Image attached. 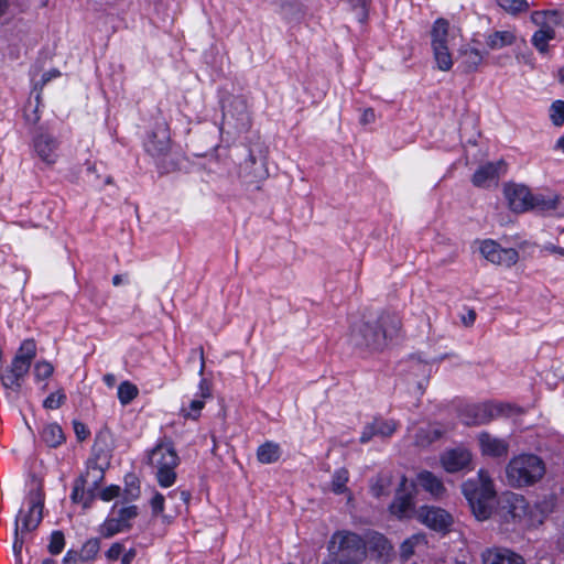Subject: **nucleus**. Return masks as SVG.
<instances>
[{
  "label": "nucleus",
  "mask_w": 564,
  "mask_h": 564,
  "mask_svg": "<svg viewBox=\"0 0 564 564\" xmlns=\"http://www.w3.org/2000/svg\"><path fill=\"white\" fill-rule=\"evenodd\" d=\"M400 330V317L392 313H382L376 319L356 324L351 329L350 340L356 347L375 351L382 349Z\"/></svg>",
  "instance_id": "f257e3e1"
},
{
  "label": "nucleus",
  "mask_w": 564,
  "mask_h": 564,
  "mask_svg": "<svg viewBox=\"0 0 564 564\" xmlns=\"http://www.w3.org/2000/svg\"><path fill=\"white\" fill-rule=\"evenodd\" d=\"M463 494L477 520L484 521L490 517L496 491L487 470L480 469L476 479L464 482Z\"/></svg>",
  "instance_id": "f03ea898"
},
{
  "label": "nucleus",
  "mask_w": 564,
  "mask_h": 564,
  "mask_svg": "<svg viewBox=\"0 0 564 564\" xmlns=\"http://www.w3.org/2000/svg\"><path fill=\"white\" fill-rule=\"evenodd\" d=\"M148 464L154 470L156 480L161 487L167 488L176 480L175 468L180 464V457L171 438L164 436L148 453Z\"/></svg>",
  "instance_id": "7ed1b4c3"
},
{
  "label": "nucleus",
  "mask_w": 564,
  "mask_h": 564,
  "mask_svg": "<svg viewBox=\"0 0 564 564\" xmlns=\"http://www.w3.org/2000/svg\"><path fill=\"white\" fill-rule=\"evenodd\" d=\"M545 474V464L535 454L513 456L506 466V478L509 486L523 488L540 481Z\"/></svg>",
  "instance_id": "20e7f679"
},
{
  "label": "nucleus",
  "mask_w": 564,
  "mask_h": 564,
  "mask_svg": "<svg viewBox=\"0 0 564 564\" xmlns=\"http://www.w3.org/2000/svg\"><path fill=\"white\" fill-rule=\"evenodd\" d=\"M36 355V345L33 339H25L18 349L11 365L0 373V381L4 389L19 392L22 380L29 372L31 362Z\"/></svg>",
  "instance_id": "39448f33"
},
{
  "label": "nucleus",
  "mask_w": 564,
  "mask_h": 564,
  "mask_svg": "<svg viewBox=\"0 0 564 564\" xmlns=\"http://www.w3.org/2000/svg\"><path fill=\"white\" fill-rule=\"evenodd\" d=\"M327 550L329 553L350 556V558L364 563L368 555V542L356 532L338 530L332 534Z\"/></svg>",
  "instance_id": "423d86ee"
},
{
  "label": "nucleus",
  "mask_w": 564,
  "mask_h": 564,
  "mask_svg": "<svg viewBox=\"0 0 564 564\" xmlns=\"http://www.w3.org/2000/svg\"><path fill=\"white\" fill-rule=\"evenodd\" d=\"M448 22L444 19H437L431 31L432 48L434 59L438 69L447 72L453 66L452 55L447 46Z\"/></svg>",
  "instance_id": "0eeeda50"
},
{
  "label": "nucleus",
  "mask_w": 564,
  "mask_h": 564,
  "mask_svg": "<svg viewBox=\"0 0 564 564\" xmlns=\"http://www.w3.org/2000/svg\"><path fill=\"white\" fill-rule=\"evenodd\" d=\"M35 156L46 166H53L59 158V141L47 131H39L32 139Z\"/></svg>",
  "instance_id": "6e6552de"
},
{
  "label": "nucleus",
  "mask_w": 564,
  "mask_h": 564,
  "mask_svg": "<svg viewBox=\"0 0 564 564\" xmlns=\"http://www.w3.org/2000/svg\"><path fill=\"white\" fill-rule=\"evenodd\" d=\"M479 251L489 262L510 268L519 260V252L514 248H502L495 240L487 239L480 242Z\"/></svg>",
  "instance_id": "1a4fd4ad"
},
{
  "label": "nucleus",
  "mask_w": 564,
  "mask_h": 564,
  "mask_svg": "<svg viewBox=\"0 0 564 564\" xmlns=\"http://www.w3.org/2000/svg\"><path fill=\"white\" fill-rule=\"evenodd\" d=\"M29 511L23 514L22 510L19 512L18 520L21 518V534L35 530L42 521V511L44 506V495L40 487L31 490L29 496Z\"/></svg>",
  "instance_id": "9d476101"
},
{
  "label": "nucleus",
  "mask_w": 564,
  "mask_h": 564,
  "mask_svg": "<svg viewBox=\"0 0 564 564\" xmlns=\"http://www.w3.org/2000/svg\"><path fill=\"white\" fill-rule=\"evenodd\" d=\"M416 517L420 522L434 531H448L453 524V517L438 507L423 506L417 510Z\"/></svg>",
  "instance_id": "9b49d317"
},
{
  "label": "nucleus",
  "mask_w": 564,
  "mask_h": 564,
  "mask_svg": "<svg viewBox=\"0 0 564 564\" xmlns=\"http://www.w3.org/2000/svg\"><path fill=\"white\" fill-rule=\"evenodd\" d=\"M501 413L499 405L491 403H480L467 405L462 412V420L465 425L487 424Z\"/></svg>",
  "instance_id": "f8f14e48"
},
{
  "label": "nucleus",
  "mask_w": 564,
  "mask_h": 564,
  "mask_svg": "<svg viewBox=\"0 0 564 564\" xmlns=\"http://www.w3.org/2000/svg\"><path fill=\"white\" fill-rule=\"evenodd\" d=\"M528 508L523 496L511 494L500 502L498 514L503 522H517L527 514Z\"/></svg>",
  "instance_id": "ddd939ff"
},
{
  "label": "nucleus",
  "mask_w": 564,
  "mask_h": 564,
  "mask_svg": "<svg viewBox=\"0 0 564 564\" xmlns=\"http://www.w3.org/2000/svg\"><path fill=\"white\" fill-rule=\"evenodd\" d=\"M145 150L154 158L165 156L171 149V139L167 123L162 121L158 123L144 143Z\"/></svg>",
  "instance_id": "4468645a"
},
{
  "label": "nucleus",
  "mask_w": 564,
  "mask_h": 564,
  "mask_svg": "<svg viewBox=\"0 0 564 564\" xmlns=\"http://www.w3.org/2000/svg\"><path fill=\"white\" fill-rule=\"evenodd\" d=\"M505 195L513 212L522 213L532 207V193L524 185L508 184L505 186Z\"/></svg>",
  "instance_id": "2eb2a0df"
},
{
  "label": "nucleus",
  "mask_w": 564,
  "mask_h": 564,
  "mask_svg": "<svg viewBox=\"0 0 564 564\" xmlns=\"http://www.w3.org/2000/svg\"><path fill=\"white\" fill-rule=\"evenodd\" d=\"M506 172L503 161L488 162L479 166L471 177V183L476 187H488L492 183H497L500 175Z\"/></svg>",
  "instance_id": "dca6fc26"
},
{
  "label": "nucleus",
  "mask_w": 564,
  "mask_h": 564,
  "mask_svg": "<svg viewBox=\"0 0 564 564\" xmlns=\"http://www.w3.org/2000/svg\"><path fill=\"white\" fill-rule=\"evenodd\" d=\"M408 479L403 475L400 479L399 489L390 510L399 518H410L414 512V500L411 492H405Z\"/></svg>",
  "instance_id": "f3484780"
},
{
  "label": "nucleus",
  "mask_w": 564,
  "mask_h": 564,
  "mask_svg": "<svg viewBox=\"0 0 564 564\" xmlns=\"http://www.w3.org/2000/svg\"><path fill=\"white\" fill-rule=\"evenodd\" d=\"M198 389V397L193 399L187 406L181 408L180 414L184 419L197 420L205 406V400L212 398V386L207 379H200Z\"/></svg>",
  "instance_id": "a211bd4d"
},
{
  "label": "nucleus",
  "mask_w": 564,
  "mask_h": 564,
  "mask_svg": "<svg viewBox=\"0 0 564 564\" xmlns=\"http://www.w3.org/2000/svg\"><path fill=\"white\" fill-rule=\"evenodd\" d=\"M480 452L485 456L498 458L507 456L509 443L503 438L491 435L488 432H481L478 435Z\"/></svg>",
  "instance_id": "6ab92c4d"
},
{
  "label": "nucleus",
  "mask_w": 564,
  "mask_h": 564,
  "mask_svg": "<svg viewBox=\"0 0 564 564\" xmlns=\"http://www.w3.org/2000/svg\"><path fill=\"white\" fill-rule=\"evenodd\" d=\"M397 430V423L393 420H384L377 417L368 423L360 435L361 443H368L375 436L381 438L390 437Z\"/></svg>",
  "instance_id": "aec40b11"
},
{
  "label": "nucleus",
  "mask_w": 564,
  "mask_h": 564,
  "mask_svg": "<svg viewBox=\"0 0 564 564\" xmlns=\"http://www.w3.org/2000/svg\"><path fill=\"white\" fill-rule=\"evenodd\" d=\"M480 557L482 564H525L522 556L506 547H488Z\"/></svg>",
  "instance_id": "412c9836"
},
{
  "label": "nucleus",
  "mask_w": 564,
  "mask_h": 564,
  "mask_svg": "<svg viewBox=\"0 0 564 564\" xmlns=\"http://www.w3.org/2000/svg\"><path fill=\"white\" fill-rule=\"evenodd\" d=\"M441 462L446 471H460L469 468L471 464V453L466 448L451 449L442 456Z\"/></svg>",
  "instance_id": "4be33fe9"
},
{
  "label": "nucleus",
  "mask_w": 564,
  "mask_h": 564,
  "mask_svg": "<svg viewBox=\"0 0 564 564\" xmlns=\"http://www.w3.org/2000/svg\"><path fill=\"white\" fill-rule=\"evenodd\" d=\"M531 21L539 26L540 31H549L551 34H555V26L564 25V13L552 10V11H534L531 14Z\"/></svg>",
  "instance_id": "5701e85b"
},
{
  "label": "nucleus",
  "mask_w": 564,
  "mask_h": 564,
  "mask_svg": "<svg viewBox=\"0 0 564 564\" xmlns=\"http://www.w3.org/2000/svg\"><path fill=\"white\" fill-rule=\"evenodd\" d=\"M105 477V470L96 460L87 464L86 471L78 479L87 487V494L91 497Z\"/></svg>",
  "instance_id": "b1692460"
},
{
  "label": "nucleus",
  "mask_w": 564,
  "mask_h": 564,
  "mask_svg": "<svg viewBox=\"0 0 564 564\" xmlns=\"http://www.w3.org/2000/svg\"><path fill=\"white\" fill-rule=\"evenodd\" d=\"M231 108L236 111L228 110L224 113L225 119H236V128L239 130H248L251 121L247 109V104L243 99L236 98L231 102Z\"/></svg>",
  "instance_id": "393cba45"
},
{
  "label": "nucleus",
  "mask_w": 564,
  "mask_h": 564,
  "mask_svg": "<svg viewBox=\"0 0 564 564\" xmlns=\"http://www.w3.org/2000/svg\"><path fill=\"white\" fill-rule=\"evenodd\" d=\"M417 481L420 486L430 492L434 498H441L444 496L446 489L440 478H437L431 471L424 470L417 475Z\"/></svg>",
  "instance_id": "a878e982"
},
{
  "label": "nucleus",
  "mask_w": 564,
  "mask_h": 564,
  "mask_svg": "<svg viewBox=\"0 0 564 564\" xmlns=\"http://www.w3.org/2000/svg\"><path fill=\"white\" fill-rule=\"evenodd\" d=\"M516 40L517 35L512 30L495 31L487 35L486 45L496 51L512 45Z\"/></svg>",
  "instance_id": "bb28decb"
},
{
  "label": "nucleus",
  "mask_w": 564,
  "mask_h": 564,
  "mask_svg": "<svg viewBox=\"0 0 564 564\" xmlns=\"http://www.w3.org/2000/svg\"><path fill=\"white\" fill-rule=\"evenodd\" d=\"M481 53L474 47H465L460 50L459 63L465 72H475L478 66L482 63Z\"/></svg>",
  "instance_id": "cd10ccee"
},
{
  "label": "nucleus",
  "mask_w": 564,
  "mask_h": 564,
  "mask_svg": "<svg viewBox=\"0 0 564 564\" xmlns=\"http://www.w3.org/2000/svg\"><path fill=\"white\" fill-rule=\"evenodd\" d=\"M281 456L280 446L273 442H265L257 451L258 460L262 464L275 463Z\"/></svg>",
  "instance_id": "c85d7f7f"
},
{
  "label": "nucleus",
  "mask_w": 564,
  "mask_h": 564,
  "mask_svg": "<svg viewBox=\"0 0 564 564\" xmlns=\"http://www.w3.org/2000/svg\"><path fill=\"white\" fill-rule=\"evenodd\" d=\"M41 437L50 447H57L65 441L62 427L54 423L43 429Z\"/></svg>",
  "instance_id": "c756f323"
},
{
  "label": "nucleus",
  "mask_w": 564,
  "mask_h": 564,
  "mask_svg": "<svg viewBox=\"0 0 564 564\" xmlns=\"http://www.w3.org/2000/svg\"><path fill=\"white\" fill-rule=\"evenodd\" d=\"M444 431L436 425H429L420 429L415 435V443L419 446H427L443 435Z\"/></svg>",
  "instance_id": "7c9ffc66"
},
{
  "label": "nucleus",
  "mask_w": 564,
  "mask_h": 564,
  "mask_svg": "<svg viewBox=\"0 0 564 564\" xmlns=\"http://www.w3.org/2000/svg\"><path fill=\"white\" fill-rule=\"evenodd\" d=\"M391 485L392 476L390 474H379L373 484L371 485V492L377 498L388 496Z\"/></svg>",
  "instance_id": "2f4dec72"
},
{
  "label": "nucleus",
  "mask_w": 564,
  "mask_h": 564,
  "mask_svg": "<svg viewBox=\"0 0 564 564\" xmlns=\"http://www.w3.org/2000/svg\"><path fill=\"white\" fill-rule=\"evenodd\" d=\"M138 394V387L130 381H123L118 387V399L122 405L131 403Z\"/></svg>",
  "instance_id": "473e14b6"
},
{
  "label": "nucleus",
  "mask_w": 564,
  "mask_h": 564,
  "mask_svg": "<svg viewBox=\"0 0 564 564\" xmlns=\"http://www.w3.org/2000/svg\"><path fill=\"white\" fill-rule=\"evenodd\" d=\"M558 205L557 195H551L549 197H544L543 195H533L532 194V207L541 210H551L555 209Z\"/></svg>",
  "instance_id": "72a5a7b5"
},
{
  "label": "nucleus",
  "mask_w": 564,
  "mask_h": 564,
  "mask_svg": "<svg viewBox=\"0 0 564 564\" xmlns=\"http://www.w3.org/2000/svg\"><path fill=\"white\" fill-rule=\"evenodd\" d=\"M128 530L126 527H123L122 523L118 521L116 517L108 518L101 525H100V534L104 538H111L115 534Z\"/></svg>",
  "instance_id": "f704fd0d"
},
{
  "label": "nucleus",
  "mask_w": 564,
  "mask_h": 564,
  "mask_svg": "<svg viewBox=\"0 0 564 564\" xmlns=\"http://www.w3.org/2000/svg\"><path fill=\"white\" fill-rule=\"evenodd\" d=\"M349 479V474L346 468H339L334 473L332 480V490L339 495L344 494L347 490V482Z\"/></svg>",
  "instance_id": "c9c22d12"
},
{
  "label": "nucleus",
  "mask_w": 564,
  "mask_h": 564,
  "mask_svg": "<svg viewBox=\"0 0 564 564\" xmlns=\"http://www.w3.org/2000/svg\"><path fill=\"white\" fill-rule=\"evenodd\" d=\"M100 550V541L99 539H89L87 542L84 543L79 554H80V561L88 562L96 557Z\"/></svg>",
  "instance_id": "e433bc0d"
},
{
  "label": "nucleus",
  "mask_w": 564,
  "mask_h": 564,
  "mask_svg": "<svg viewBox=\"0 0 564 564\" xmlns=\"http://www.w3.org/2000/svg\"><path fill=\"white\" fill-rule=\"evenodd\" d=\"M555 34H551L549 31H540L538 30L532 36L533 46L542 54L549 51L547 43L553 40Z\"/></svg>",
  "instance_id": "4c0bfd02"
},
{
  "label": "nucleus",
  "mask_w": 564,
  "mask_h": 564,
  "mask_svg": "<svg viewBox=\"0 0 564 564\" xmlns=\"http://www.w3.org/2000/svg\"><path fill=\"white\" fill-rule=\"evenodd\" d=\"M498 4L511 14L527 11L529 3L525 0H497Z\"/></svg>",
  "instance_id": "58836bf2"
},
{
  "label": "nucleus",
  "mask_w": 564,
  "mask_h": 564,
  "mask_svg": "<svg viewBox=\"0 0 564 564\" xmlns=\"http://www.w3.org/2000/svg\"><path fill=\"white\" fill-rule=\"evenodd\" d=\"M423 541L424 538L422 535H413L410 539L405 540L400 547L401 557L404 561L409 560L414 553V547Z\"/></svg>",
  "instance_id": "ea45409f"
},
{
  "label": "nucleus",
  "mask_w": 564,
  "mask_h": 564,
  "mask_svg": "<svg viewBox=\"0 0 564 564\" xmlns=\"http://www.w3.org/2000/svg\"><path fill=\"white\" fill-rule=\"evenodd\" d=\"M66 401V394L63 389H58L57 391L51 393L44 401L43 406L47 410H56L61 408Z\"/></svg>",
  "instance_id": "a19ab883"
},
{
  "label": "nucleus",
  "mask_w": 564,
  "mask_h": 564,
  "mask_svg": "<svg viewBox=\"0 0 564 564\" xmlns=\"http://www.w3.org/2000/svg\"><path fill=\"white\" fill-rule=\"evenodd\" d=\"M550 119L556 127L564 124V101L555 100L550 107Z\"/></svg>",
  "instance_id": "79ce46f5"
},
{
  "label": "nucleus",
  "mask_w": 564,
  "mask_h": 564,
  "mask_svg": "<svg viewBox=\"0 0 564 564\" xmlns=\"http://www.w3.org/2000/svg\"><path fill=\"white\" fill-rule=\"evenodd\" d=\"M138 516V507L137 506H128L119 509L117 519L120 523L123 524L127 529H130V521Z\"/></svg>",
  "instance_id": "37998d69"
},
{
  "label": "nucleus",
  "mask_w": 564,
  "mask_h": 564,
  "mask_svg": "<svg viewBox=\"0 0 564 564\" xmlns=\"http://www.w3.org/2000/svg\"><path fill=\"white\" fill-rule=\"evenodd\" d=\"M65 545V536L62 531H54L51 534L48 552L53 555L59 554Z\"/></svg>",
  "instance_id": "c03bdc74"
},
{
  "label": "nucleus",
  "mask_w": 564,
  "mask_h": 564,
  "mask_svg": "<svg viewBox=\"0 0 564 564\" xmlns=\"http://www.w3.org/2000/svg\"><path fill=\"white\" fill-rule=\"evenodd\" d=\"M54 367L47 361H37L34 365L33 373L37 381L45 380L52 376Z\"/></svg>",
  "instance_id": "a18cd8bd"
},
{
  "label": "nucleus",
  "mask_w": 564,
  "mask_h": 564,
  "mask_svg": "<svg viewBox=\"0 0 564 564\" xmlns=\"http://www.w3.org/2000/svg\"><path fill=\"white\" fill-rule=\"evenodd\" d=\"M370 544L379 551L380 554L388 553L391 549L388 540L381 534H373L370 540Z\"/></svg>",
  "instance_id": "49530a36"
},
{
  "label": "nucleus",
  "mask_w": 564,
  "mask_h": 564,
  "mask_svg": "<svg viewBox=\"0 0 564 564\" xmlns=\"http://www.w3.org/2000/svg\"><path fill=\"white\" fill-rule=\"evenodd\" d=\"M322 564H362L357 560L350 558V556H340L337 553H329L328 557L323 561Z\"/></svg>",
  "instance_id": "de8ad7c7"
},
{
  "label": "nucleus",
  "mask_w": 564,
  "mask_h": 564,
  "mask_svg": "<svg viewBox=\"0 0 564 564\" xmlns=\"http://www.w3.org/2000/svg\"><path fill=\"white\" fill-rule=\"evenodd\" d=\"M165 498L162 494L155 492L150 501L152 514L158 517L163 513Z\"/></svg>",
  "instance_id": "09e8293b"
},
{
  "label": "nucleus",
  "mask_w": 564,
  "mask_h": 564,
  "mask_svg": "<svg viewBox=\"0 0 564 564\" xmlns=\"http://www.w3.org/2000/svg\"><path fill=\"white\" fill-rule=\"evenodd\" d=\"M24 534H21L20 527H19V520L15 519L14 523V542H13V551L17 556H20L22 552V546L24 543L23 539Z\"/></svg>",
  "instance_id": "8fccbe9b"
},
{
  "label": "nucleus",
  "mask_w": 564,
  "mask_h": 564,
  "mask_svg": "<svg viewBox=\"0 0 564 564\" xmlns=\"http://www.w3.org/2000/svg\"><path fill=\"white\" fill-rule=\"evenodd\" d=\"M87 491V487L77 478L74 484L72 500L74 502H80L85 498V494Z\"/></svg>",
  "instance_id": "3c124183"
},
{
  "label": "nucleus",
  "mask_w": 564,
  "mask_h": 564,
  "mask_svg": "<svg viewBox=\"0 0 564 564\" xmlns=\"http://www.w3.org/2000/svg\"><path fill=\"white\" fill-rule=\"evenodd\" d=\"M120 492H121V488L119 486L111 485V486L102 489L100 491L99 496H100V499H102L104 501H110V500L119 497Z\"/></svg>",
  "instance_id": "603ef678"
},
{
  "label": "nucleus",
  "mask_w": 564,
  "mask_h": 564,
  "mask_svg": "<svg viewBox=\"0 0 564 564\" xmlns=\"http://www.w3.org/2000/svg\"><path fill=\"white\" fill-rule=\"evenodd\" d=\"M123 545L119 542L113 543L109 550L106 552V557L109 561H117L120 555L123 553Z\"/></svg>",
  "instance_id": "864d4df0"
},
{
  "label": "nucleus",
  "mask_w": 564,
  "mask_h": 564,
  "mask_svg": "<svg viewBox=\"0 0 564 564\" xmlns=\"http://www.w3.org/2000/svg\"><path fill=\"white\" fill-rule=\"evenodd\" d=\"M74 431L79 441H84L89 435V430L86 427V425L79 421H74Z\"/></svg>",
  "instance_id": "5fc2aeb1"
},
{
  "label": "nucleus",
  "mask_w": 564,
  "mask_h": 564,
  "mask_svg": "<svg viewBox=\"0 0 564 564\" xmlns=\"http://www.w3.org/2000/svg\"><path fill=\"white\" fill-rule=\"evenodd\" d=\"M78 561H80V554L73 550H69L63 558L64 564H76Z\"/></svg>",
  "instance_id": "6e6d98bb"
},
{
  "label": "nucleus",
  "mask_w": 564,
  "mask_h": 564,
  "mask_svg": "<svg viewBox=\"0 0 564 564\" xmlns=\"http://www.w3.org/2000/svg\"><path fill=\"white\" fill-rule=\"evenodd\" d=\"M375 119H376V115H375L373 109L367 108L364 110V112L361 115L360 123L369 124V123H372L375 121Z\"/></svg>",
  "instance_id": "4d7b16f0"
},
{
  "label": "nucleus",
  "mask_w": 564,
  "mask_h": 564,
  "mask_svg": "<svg viewBox=\"0 0 564 564\" xmlns=\"http://www.w3.org/2000/svg\"><path fill=\"white\" fill-rule=\"evenodd\" d=\"M476 321V312L474 310H469L466 315L462 317V322L465 326H471Z\"/></svg>",
  "instance_id": "13d9d810"
},
{
  "label": "nucleus",
  "mask_w": 564,
  "mask_h": 564,
  "mask_svg": "<svg viewBox=\"0 0 564 564\" xmlns=\"http://www.w3.org/2000/svg\"><path fill=\"white\" fill-rule=\"evenodd\" d=\"M135 550L130 549L129 551L122 553L121 564H131L132 560L135 557Z\"/></svg>",
  "instance_id": "bf43d9fd"
},
{
  "label": "nucleus",
  "mask_w": 564,
  "mask_h": 564,
  "mask_svg": "<svg viewBox=\"0 0 564 564\" xmlns=\"http://www.w3.org/2000/svg\"><path fill=\"white\" fill-rule=\"evenodd\" d=\"M197 351H198L199 359H200L199 375L203 376L204 370H205V358H204V349H203V347H199L197 349Z\"/></svg>",
  "instance_id": "052dcab7"
},
{
  "label": "nucleus",
  "mask_w": 564,
  "mask_h": 564,
  "mask_svg": "<svg viewBox=\"0 0 564 564\" xmlns=\"http://www.w3.org/2000/svg\"><path fill=\"white\" fill-rule=\"evenodd\" d=\"M104 381L108 387H113L116 383V377L112 373H107L104 376Z\"/></svg>",
  "instance_id": "680f3d73"
},
{
  "label": "nucleus",
  "mask_w": 564,
  "mask_h": 564,
  "mask_svg": "<svg viewBox=\"0 0 564 564\" xmlns=\"http://www.w3.org/2000/svg\"><path fill=\"white\" fill-rule=\"evenodd\" d=\"M59 75V72L54 69L52 72H48L46 74H44L43 76V82L46 83L48 82L52 77H57Z\"/></svg>",
  "instance_id": "e2e57ef3"
},
{
  "label": "nucleus",
  "mask_w": 564,
  "mask_h": 564,
  "mask_svg": "<svg viewBox=\"0 0 564 564\" xmlns=\"http://www.w3.org/2000/svg\"><path fill=\"white\" fill-rule=\"evenodd\" d=\"M555 150H558L564 153V134L557 139Z\"/></svg>",
  "instance_id": "0e129e2a"
},
{
  "label": "nucleus",
  "mask_w": 564,
  "mask_h": 564,
  "mask_svg": "<svg viewBox=\"0 0 564 564\" xmlns=\"http://www.w3.org/2000/svg\"><path fill=\"white\" fill-rule=\"evenodd\" d=\"M180 498L181 500L184 502V503H188L189 499H191V494L186 490H182L180 492Z\"/></svg>",
  "instance_id": "69168bd1"
},
{
  "label": "nucleus",
  "mask_w": 564,
  "mask_h": 564,
  "mask_svg": "<svg viewBox=\"0 0 564 564\" xmlns=\"http://www.w3.org/2000/svg\"><path fill=\"white\" fill-rule=\"evenodd\" d=\"M549 250L553 253H558L561 256H564V248L552 246L549 248Z\"/></svg>",
  "instance_id": "338daca9"
},
{
  "label": "nucleus",
  "mask_w": 564,
  "mask_h": 564,
  "mask_svg": "<svg viewBox=\"0 0 564 564\" xmlns=\"http://www.w3.org/2000/svg\"><path fill=\"white\" fill-rule=\"evenodd\" d=\"M557 547L561 550V551H564V533L562 534V536L558 538L557 540Z\"/></svg>",
  "instance_id": "774afa93"
}]
</instances>
